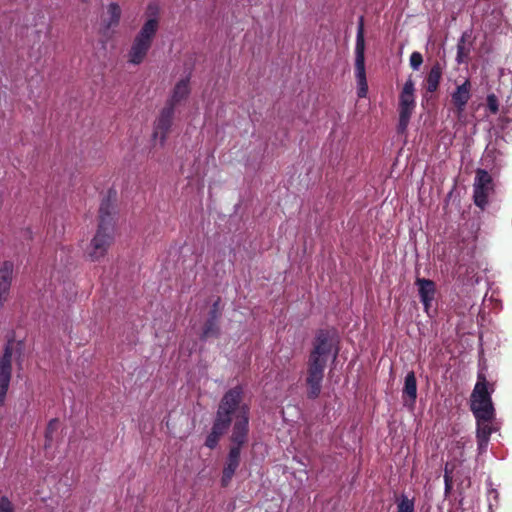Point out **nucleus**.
I'll list each match as a JSON object with an SVG mask.
<instances>
[{
    "label": "nucleus",
    "instance_id": "nucleus-32",
    "mask_svg": "<svg viewBox=\"0 0 512 512\" xmlns=\"http://www.w3.org/2000/svg\"><path fill=\"white\" fill-rule=\"evenodd\" d=\"M83 2H87L88 0H82Z\"/></svg>",
    "mask_w": 512,
    "mask_h": 512
},
{
    "label": "nucleus",
    "instance_id": "nucleus-25",
    "mask_svg": "<svg viewBox=\"0 0 512 512\" xmlns=\"http://www.w3.org/2000/svg\"><path fill=\"white\" fill-rule=\"evenodd\" d=\"M423 63V57L419 52H413L410 56V66L413 70H419Z\"/></svg>",
    "mask_w": 512,
    "mask_h": 512
},
{
    "label": "nucleus",
    "instance_id": "nucleus-24",
    "mask_svg": "<svg viewBox=\"0 0 512 512\" xmlns=\"http://www.w3.org/2000/svg\"><path fill=\"white\" fill-rule=\"evenodd\" d=\"M397 512H414V501L407 496H401L397 503Z\"/></svg>",
    "mask_w": 512,
    "mask_h": 512
},
{
    "label": "nucleus",
    "instance_id": "nucleus-19",
    "mask_svg": "<svg viewBox=\"0 0 512 512\" xmlns=\"http://www.w3.org/2000/svg\"><path fill=\"white\" fill-rule=\"evenodd\" d=\"M442 77V68L439 63L433 65L426 78V89L428 92H435L438 89Z\"/></svg>",
    "mask_w": 512,
    "mask_h": 512
},
{
    "label": "nucleus",
    "instance_id": "nucleus-15",
    "mask_svg": "<svg viewBox=\"0 0 512 512\" xmlns=\"http://www.w3.org/2000/svg\"><path fill=\"white\" fill-rule=\"evenodd\" d=\"M189 82V76L180 79L176 83L170 98L167 100L166 105H171L173 108H175L179 103L185 100L190 93Z\"/></svg>",
    "mask_w": 512,
    "mask_h": 512
},
{
    "label": "nucleus",
    "instance_id": "nucleus-21",
    "mask_svg": "<svg viewBox=\"0 0 512 512\" xmlns=\"http://www.w3.org/2000/svg\"><path fill=\"white\" fill-rule=\"evenodd\" d=\"M494 418H476L477 420V438H488L490 439V435L493 432V427L491 422Z\"/></svg>",
    "mask_w": 512,
    "mask_h": 512
},
{
    "label": "nucleus",
    "instance_id": "nucleus-4",
    "mask_svg": "<svg viewBox=\"0 0 512 512\" xmlns=\"http://www.w3.org/2000/svg\"><path fill=\"white\" fill-rule=\"evenodd\" d=\"M493 391V385L487 382L482 372H479L471 395V410L475 418H494L495 410L491 399Z\"/></svg>",
    "mask_w": 512,
    "mask_h": 512
},
{
    "label": "nucleus",
    "instance_id": "nucleus-12",
    "mask_svg": "<svg viewBox=\"0 0 512 512\" xmlns=\"http://www.w3.org/2000/svg\"><path fill=\"white\" fill-rule=\"evenodd\" d=\"M471 98V84L469 80H465L458 85L451 94L452 102L456 108L458 117H461L465 111V107Z\"/></svg>",
    "mask_w": 512,
    "mask_h": 512
},
{
    "label": "nucleus",
    "instance_id": "nucleus-18",
    "mask_svg": "<svg viewBox=\"0 0 512 512\" xmlns=\"http://www.w3.org/2000/svg\"><path fill=\"white\" fill-rule=\"evenodd\" d=\"M121 16V9L117 3H110L107 7V17L103 19L105 31L118 25Z\"/></svg>",
    "mask_w": 512,
    "mask_h": 512
},
{
    "label": "nucleus",
    "instance_id": "nucleus-3",
    "mask_svg": "<svg viewBox=\"0 0 512 512\" xmlns=\"http://www.w3.org/2000/svg\"><path fill=\"white\" fill-rule=\"evenodd\" d=\"M114 236L115 223L113 218L108 213H105L104 208L101 207L100 222L96 233L85 249L86 257L93 262L102 260L112 245Z\"/></svg>",
    "mask_w": 512,
    "mask_h": 512
},
{
    "label": "nucleus",
    "instance_id": "nucleus-27",
    "mask_svg": "<svg viewBox=\"0 0 512 512\" xmlns=\"http://www.w3.org/2000/svg\"><path fill=\"white\" fill-rule=\"evenodd\" d=\"M0 512H14V505L6 496L0 498Z\"/></svg>",
    "mask_w": 512,
    "mask_h": 512
},
{
    "label": "nucleus",
    "instance_id": "nucleus-5",
    "mask_svg": "<svg viewBox=\"0 0 512 512\" xmlns=\"http://www.w3.org/2000/svg\"><path fill=\"white\" fill-rule=\"evenodd\" d=\"M415 83L409 77L404 83L399 95V130L404 132L409 124L410 118L415 110Z\"/></svg>",
    "mask_w": 512,
    "mask_h": 512
},
{
    "label": "nucleus",
    "instance_id": "nucleus-14",
    "mask_svg": "<svg viewBox=\"0 0 512 512\" xmlns=\"http://www.w3.org/2000/svg\"><path fill=\"white\" fill-rule=\"evenodd\" d=\"M240 463V448L232 447L229 451L225 467L223 469L221 484L227 486L232 480L236 469Z\"/></svg>",
    "mask_w": 512,
    "mask_h": 512
},
{
    "label": "nucleus",
    "instance_id": "nucleus-26",
    "mask_svg": "<svg viewBox=\"0 0 512 512\" xmlns=\"http://www.w3.org/2000/svg\"><path fill=\"white\" fill-rule=\"evenodd\" d=\"M487 107L491 113L496 114L499 109L498 99L494 94L487 96Z\"/></svg>",
    "mask_w": 512,
    "mask_h": 512
},
{
    "label": "nucleus",
    "instance_id": "nucleus-8",
    "mask_svg": "<svg viewBox=\"0 0 512 512\" xmlns=\"http://www.w3.org/2000/svg\"><path fill=\"white\" fill-rule=\"evenodd\" d=\"M146 15L147 19L135 37L152 45V41L159 27L158 4L150 3L147 7Z\"/></svg>",
    "mask_w": 512,
    "mask_h": 512
},
{
    "label": "nucleus",
    "instance_id": "nucleus-30",
    "mask_svg": "<svg viewBox=\"0 0 512 512\" xmlns=\"http://www.w3.org/2000/svg\"><path fill=\"white\" fill-rule=\"evenodd\" d=\"M478 442V451L479 453H484L487 450L489 439L488 438H477Z\"/></svg>",
    "mask_w": 512,
    "mask_h": 512
},
{
    "label": "nucleus",
    "instance_id": "nucleus-13",
    "mask_svg": "<svg viewBox=\"0 0 512 512\" xmlns=\"http://www.w3.org/2000/svg\"><path fill=\"white\" fill-rule=\"evenodd\" d=\"M416 285L418 287V292L420 296V300L424 306V310L427 314H429L430 307L435 298L436 287L433 281L424 278L416 279Z\"/></svg>",
    "mask_w": 512,
    "mask_h": 512
},
{
    "label": "nucleus",
    "instance_id": "nucleus-29",
    "mask_svg": "<svg viewBox=\"0 0 512 512\" xmlns=\"http://www.w3.org/2000/svg\"><path fill=\"white\" fill-rule=\"evenodd\" d=\"M9 292V286L0 285V309L3 307L4 303L8 299Z\"/></svg>",
    "mask_w": 512,
    "mask_h": 512
},
{
    "label": "nucleus",
    "instance_id": "nucleus-9",
    "mask_svg": "<svg viewBox=\"0 0 512 512\" xmlns=\"http://www.w3.org/2000/svg\"><path fill=\"white\" fill-rule=\"evenodd\" d=\"M174 111L175 108L171 105H165L154 123L153 138L159 141L161 145L165 143L167 135L171 129Z\"/></svg>",
    "mask_w": 512,
    "mask_h": 512
},
{
    "label": "nucleus",
    "instance_id": "nucleus-7",
    "mask_svg": "<svg viewBox=\"0 0 512 512\" xmlns=\"http://www.w3.org/2000/svg\"><path fill=\"white\" fill-rule=\"evenodd\" d=\"M235 414V422L233 426L231 440L236 444L235 447H241L248 435L249 408L245 404L238 403L231 415Z\"/></svg>",
    "mask_w": 512,
    "mask_h": 512
},
{
    "label": "nucleus",
    "instance_id": "nucleus-20",
    "mask_svg": "<svg viewBox=\"0 0 512 512\" xmlns=\"http://www.w3.org/2000/svg\"><path fill=\"white\" fill-rule=\"evenodd\" d=\"M14 265L11 261H4L0 265V285L11 287Z\"/></svg>",
    "mask_w": 512,
    "mask_h": 512
},
{
    "label": "nucleus",
    "instance_id": "nucleus-1",
    "mask_svg": "<svg viewBox=\"0 0 512 512\" xmlns=\"http://www.w3.org/2000/svg\"><path fill=\"white\" fill-rule=\"evenodd\" d=\"M337 354L338 351L332 338L327 333H319L308 361L306 383L310 398L314 399L319 396L327 361L329 359L334 360Z\"/></svg>",
    "mask_w": 512,
    "mask_h": 512
},
{
    "label": "nucleus",
    "instance_id": "nucleus-16",
    "mask_svg": "<svg viewBox=\"0 0 512 512\" xmlns=\"http://www.w3.org/2000/svg\"><path fill=\"white\" fill-rule=\"evenodd\" d=\"M150 47L151 44L135 37L128 52V62L134 65H138L143 62Z\"/></svg>",
    "mask_w": 512,
    "mask_h": 512
},
{
    "label": "nucleus",
    "instance_id": "nucleus-11",
    "mask_svg": "<svg viewBox=\"0 0 512 512\" xmlns=\"http://www.w3.org/2000/svg\"><path fill=\"white\" fill-rule=\"evenodd\" d=\"M12 372V349L7 345L0 358V406L5 402Z\"/></svg>",
    "mask_w": 512,
    "mask_h": 512
},
{
    "label": "nucleus",
    "instance_id": "nucleus-6",
    "mask_svg": "<svg viewBox=\"0 0 512 512\" xmlns=\"http://www.w3.org/2000/svg\"><path fill=\"white\" fill-rule=\"evenodd\" d=\"M494 193V183L491 175L483 169L476 171L473 184V199L476 206L484 209L489 197Z\"/></svg>",
    "mask_w": 512,
    "mask_h": 512
},
{
    "label": "nucleus",
    "instance_id": "nucleus-22",
    "mask_svg": "<svg viewBox=\"0 0 512 512\" xmlns=\"http://www.w3.org/2000/svg\"><path fill=\"white\" fill-rule=\"evenodd\" d=\"M467 34L464 33L457 44V56L456 61L460 64L463 63L468 55H469V49L465 47V41H466Z\"/></svg>",
    "mask_w": 512,
    "mask_h": 512
},
{
    "label": "nucleus",
    "instance_id": "nucleus-17",
    "mask_svg": "<svg viewBox=\"0 0 512 512\" xmlns=\"http://www.w3.org/2000/svg\"><path fill=\"white\" fill-rule=\"evenodd\" d=\"M402 397L406 405L414 406L417 398V381L413 371L408 372L405 376Z\"/></svg>",
    "mask_w": 512,
    "mask_h": 512
},
{
    "label": "nucleus",
    "instance_id": "nucleus-28",
    "mask_svg": "<svg viewBox=\"0 0 512 512\" xmlns=\"http://www.w3.org/2000/svg\"><path fill=\"white\" fill-rule=\"evenodd\" d=\"M368 92V84L367 80H362L357 82V95L359 98L366 97Z\"/></svg>",
    "mask_w": 512,
    "mask_h": 512
},
{
    "label": "nucleus",
    "instance_id": "nucleus-2",
    "mask_svg": "<svg viewBox=\"0 0 512 512\" xmlns=\"http://www.w3.org/2000/svg\"><path fill=\"white\" fill-rule=\"evenodd\" d=\"M242 388L237 386L230 389L223 396L219 405L212 431L207 436L205 445L213 449L217 446L220 437L226 432L231 422V413L242 400Z\"/></svg>",
    "mask_w": 512,
    "mask_h": 512
},
{
    "label": "nucleus",
    "instance_id": "nucleus-31",
    "mask_svg": "<svg viewBox=\"0 0 512 512\" xmlns=\"http://www.w3.org/2000/svg\"><path fill=\"white\" fill-rule=\"evenodd\" d=\"M54 424H56V421H55V420L51 421V422L49 423V428H51Z\"/></svg>",
    "mask_w": 512,
    "mask_h": 512
},
{
    "label": "nucleus",
    "instance_id": "nucleus-23",
    "mask_svg": "<svg viewBox=\"0 0 512 512\" xmlns=\"http://www.w3.org/2000/svg\"><path fill=\"white\" fill-rule=\"evenodd\" d=\"M219 329L216 324L215 318L207 321L204 329H203V338L208 339L210 337H215L218 335Z\"/></svg>",
    "mask_w": 512,
    "mask_h": 512
},
{
    "label": "nucleus",
    "instance_id": "nucleus-10",
    "mask_svg": "<svg viewBox=\"0 0 512 512\" xmlns=\"http://www.w3.org/2000/svg\"><path fill=\"white\" fill-rule=\"evenodd\" d=\"M365 38L363 18H360L355 44V77L356 81L366 80L365 72Z\"/></svg>",
    "mask_w": 512,
    "mask_h": 512
}]
</instances>
